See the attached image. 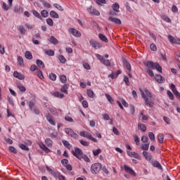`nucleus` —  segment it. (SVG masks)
Here are the masks:
<instances>
[{"instance_id": "f257e3e1", "label": "nucleus", "mask_w": 180, "mask_h": 180, "mask_svg": "<svg viewBox=\"0 0 180 180\" xmlns=\"http://www.w3.org/2000/svg\"><path fill=\"white\" fill-rule=\"evenodd\" d=\"M140 92L142 98L145 101V105L149 108H153V106H154V101L152 100L153 94H151V92H150L147 89H145L144 91L140 89Z\"/></svg>"}, {"instance_id": "f03ea898", "label": "nucleus", "mask_w": 180, "mask_h": 180, "mask_svg": "<svg viewBox=\"0 0 180 180\" xmlns=\"http://www.w3.org/2000/svg\"><path fill=\"white\" fill-rule=\"evenodd\" d=\"M101 169H102V164L101 163H94L91 167L92 174H99Z\"/></svg>"}, {"instance_id": "7ed1b4c3", "label": "nucleus", "mask_w": 180, "mask_h": 180, "mask_svg": "<svg viewBox=\"0 0 180 180\" xmlns=\"http://www.w3.org/2000/svg\"><path fill=\"white\" fill-rule=\"evenodd\" d=\"M72 154L74 157H76L78 160H82V155H84V152L79 148H75V151H72Z\"/></svg>"}, {"instance_id": "20e7f679", "label": "nucleus", "mask_w": 180, "mask_h": 180, "mask_svg": "<svg viewBox=\"0 0 180 180\" xmlns=\"http://www.w3.org/2000/svg\"><path fill=\"white\" fill-rule=\"evenodd\" d=\"M79 136L82 137H85L86 139H89V140H91L94 143H98V139L94 138L91 134H88V132L85 131H82L79 132Z\"/></svg>"}, {"instance_id": "39448f33", "label": "nucleus", "mask_w": 180, "mask_h": 180, "mask_svg": "<svg viewBox=\"0 0 180 180\" xmlns=\"http://www.w3.org/2000/svg\"><path fill=\"white\" fill-rule=\"evenodd\" d=\"M65 131L66 134H68V136H70V137H72V139H78V137H79V136H78L77 133H75L74 130H72V129L65 128Z\"/></svg>"}, {"instance_id": "423d86ee", "label": "nucleus", "mask_w": 180, "mask_h": 180, "mask_svg": "<svg viewBox=\"0 0 180 180\" xmlns=\"http://www.w3.org/2000/svg\"><path fill=\"white\" fill-rule=\"evenodd\" d=\"M89 44L90 46H91V47H93V49H102V44L94 40V39H91L89 41Z\"/></svg>"}, {"instance_id": "0eeeda50", "label": "nucleus", "mask_w": 180, "mask_h": 180, "mask_svg": "<svg viewBox=\"0 0 180 180\" xmlns=\"http://www.w3.org/2000/svg\"><path fill=\"white\" fill-rule=\"evenodd\" d=\"M87 11L90 15H93V16H99V15H101V13H99L98 10L94 8L92 6L87 8Z\"/></svg>"}, {"instance_id": "6e6552de", "label": "nucleus", "mask_w": 180, "mask_h": 180, "mask_svg": "<svg viewBox=\"0 0 180 180\" xmlns=\"http://www.w3.org/2000/svg\"><path fill=\"white\" fill-rule=\"evenodd\" d=\"M158 63H154L151 60H148L146 63H144V65L148 67V68H152V70H155L157 68V64Z\"/></svg>"}, {"instance_id": "1a4fd4ad", "label": "nucleus", "mask_w": 180, "mask_h": 180, "mask_svg": "<svg viewBox=\"0 0 180 180\" xmlns=\"http://www.w3.org/2000/svg\"><path fill=\"white\" fill-rule=\"evenodd\" d=\"M69 32H70L75 37H81V32L75 28H70Z\"/></svg>"}, {"instance_id": "9d476101", "label": "nucleus", "mask_w": 180, "mask_h": 180, "mask_svg": "<svg viewBox=\"0 0 180 180\" xmlns=\"http://www.w3.org/2000/svg\"><path fill=\"white\" fill-rule=\"evenodd\" d=\"M124 168L126 171V172H128V174H130L132 176H136V172H134V170L131 169L130 167H129L127 165H124Z\"/></svg>"}, {"instance_id": "9b49d317", "label": "nucleus", "mask_w": 180, "mask_h": 180, "mask_svg": "<svg viewBox=\"0 0 180 180\" xmlns=\"http://www.w3.org/2000/svg\"><path fill=\"white\" fill-rule=\"evenodd\" d=\"M46 120L50 123V124H52V126H56V120H54L53 115H51L50 113L46 115Z\"/></svg>"}, {"instance_id": "f8f14e48", "label": "nucleus", "mask_w": 180, "mask_h": 180, "mask_svg": "<svg viewBox=\"0 0 180 180\" xmlns=\"http://www.w3.org/2000/svg\"><path fill=\"white\" fill-rule=\"evenodd\" d=\"M155 79L159 84H164V82H165V78H164V77H162L161 75H156L155 76Z\"/></svg>"}, {"instance_id": "ddd939ff", "label": "nucleus", "mask_w": 180, "mask_h": 180, "mask_svg": "<svg viewBox=\"0 0 180 180\" xmlns=\"http://www.w3.org/2000/svg\"><path fill=\"white\" fill-rule=\"evenodd\" d=\"M109 22H112V23H115V25H122V20L120 19L110 16L108 18Z\"/></svg>"}, {"instance_id": "4468645a", "label": "nucleus", "mask_w": 180, "mask_h": 180, "mask_svg": "<svg viewBox=\"0 0 180 180\" xmlns=\"http://www.w3.org/2000/svg\"><path fill=\"white\" fill-rule=\"evenodd\" d=\"M127 155L129 157H133L134 158H136V160H141V156H139V153L136 152L127 151Z\"/></svg>"}, {"instance_id": "2eb2a0df", "label": "nucleus", "mask_w": 180, "mask_h": 180, "mask_svg": "<svg viewBox=\"0 0 180 180\" xmlns=\"http://www.w3.org/2000/svg\"><path fill=\"white\" fill-rule=\"evenodd\" d=\"M122 61L127 70H128V71H131V65H130V63H129V61H127L125 58H122Z\"/></svg>"}, {"instance_id": "dca6fc26", "label": "nucleus", "mask_w": 180, "mask_h": 180, "mask_svg": "<svg viewBox=\"0 0 180 180\" xmlns=\"http://www.w3.org/2000/svg\"><path fill=\"white\" fill-rule=\"evenodd\" d=\"M13 77H15V78H18V79H23L25 78V75H23L22 74L18 72V71H15L13 74Z\"/></svg>"}, {"instance_id": "f3484780", "label": "nucleus", "mask_w": 180, "mask_h": 180, "mask_svg": "<svg viewBox=\"0 0 180 180\" xmlns=\"http://www.w3.org/2000/svg\"><path fill=\"white\" fill-rule=\"evenodd\" d=\"M49 41L51 43V44H54L55 46L58 44V39H56L54 36H51L49 38Z\"/></svg>"}, {"instance_id": "a211bd4d", "label": "nucleus", "mask_w": 180, "mask_h": 180, "mask_svg": "<svg viewBox=\"0 0 180 180\" xmlns=\"http://www.w3.org/2000/svg\"><path fill=\"white\" fill-rule=\"evenodd\" d=\"M70 85L68 84H65L60 89V92H63V94H65L66 95H68V88Z\"/></svg>"}, {"instance_id": "6ab92c4d", "label": "nucleus", "mask_w": 180, "mask_h": 180, "mask_svg": "<svg viewBox=\"0 0 180 180\" xmlns=\"http://www.w3.org/2000/svg\"><path fill=\"white\" fill-rule=\"evenodd\" d=\"M143 157H145L147 161H151V159L153 158V156H151V154L146 151L143 152Z\"/></svg>"}, {"instance_id": "aec40b11", "label": "nucleus", "mask_w": 180, "mask_h": 180, "mask_svg": "<svg viewBox=\"0 0 180 180\" xmlns=\"http://www.w3.org/2000/svg\"><path fill=\"white\" fill-rule=\"evenodd\" d=\"M49 15H50L51 18H53V19H58V18H59L58 13H57V12H56L54 11H50Z\"/></svg>"}, {"instance_id": "412c9836", "label": "nucleus", "mask_w": 180, "mask_h": 180, "mask_svg": "<svg viewBox=\"0 0 180 180\" xmlns=\"http://www.w3.org/2000/svg\"><path fill=\"white\" fill-rule=\"evenodd\" d=\"M98 37H99L100 40H101V41H104V43H108V38L104 34H99Z\"/></svg>"}, {"instance_id": "4be33fe9", "label": "nucleus", "mask_w": 180, "mask_h": 180, "mask_svg": "<svg viewBox=\"0 0 180 180\" xmlns=\"http://www.w3.org/2000/svg\"><path fill=\"white\" fill-rule=\"evenodd\" d=\"M112 11H115V12L119 13V8H120V6H119V4L117 3H115L114 4H112Z\"/></svg>"}, {"instance_id": "5701e85b", "label": "nucleus", "mask_w": 180, "mask_h": 180, "mask_svg": "<svg viewBox=\"0 0 180 180\" xmlns=\"http://www.w3.org/2000/svg\"><path fill=\"white\" fill-rule=\"evenodd\" d=\"M25 57L27 60H32V58H33V56L32 55V52H30L29 51H25Z\"/></svg>"}, {"instance_id": "b1692460", "label": "nucleus", "mask_w": 180, "mask_h": 180, "mask_svg": "<svg viewBox=\"0 0 180 180\" xmlns=\"http://www.w3.org/2000/svg\"><path fill=\"white\" fill-rule=\"evenodd\" d=\"M39 147L40 148H41V150H44V151H45L46 153H50V149H49V148H47V146L44 145V143H40Z\"/></svg>"}, {"instance_id": "393cba45", "label": "nucleus", "mask_w": 180, "mask_h": 180, "mask_svg": "<svg viewBox=\"0 0 180 180\" xmlns=\"http://www.w3.org/2000/svg\"><path fill=\"white\" fill-rule=\"evenodd\" d=\"M40 2H41V4H43L44 8H46L47 9L51 8V4H50V3H49L44 0H40Z\"/></svg>"}, {"instance_id": "a878e982", "label": "nucleus", "mask_w": 180, "mask_h": 180, "mask_svg": "<svg viewBox=\"0 0 180 180\" xmlns=\"http://www.w3.org/2000/svg\"><path fill=\"white\" fill-rule=\"evenodd\" d=\"M36 63H37V65H38L41 68H45L44 63L41 60L37 59L36 60Z\"/></svg>"}, {"instance_id": "bb28decb", "label": "nucleus", "mask_w": 180, "mask_h": 180, "mask_svg": "<svg viewBox=\"0 0 180 180\" xmlns=\"http://www.w3.org/2000/svg\"><path fill=\"white\" fill-rule=\"evenodd\" d=\"M87 95H88L89 98H91L92 99H94V98H95V93L94 92V91H92L91 89L87 90Z\"/></svg>"}, {"instance_id": "cd10ccee", "label": "nucleus", "mask_w": 180, "mask_h": 180, "mask_svg": "<svg viewBox=\"0 0 180 180\" xmlns=\"http://www.w3.org/2000/svg\"><path fill=\"white\" fill-rule=\"evenodd\" d=\"M45 144L48 147H53V141H51L49 138H47L45 139Z\"/></svg>"}, {"instance_id": "c85d7f7f", "label": "nucleus", "mask_w": 180, "mask_h": 180, "mask_svg": "<svg viewBox=\"0 0 180 180\" xmlns=\"http://www.w3.org/2000/svg\"><path fill=\"white\" fill-rule=\"evenodd\" d=\"M161 19H162V20H165V22H167V23H171V18H169V17H168L167 15H161Z\"/></svg>"}, {"instance_id": "c756f323", "label": "nucleus", "mask_w": 180, "mask_h": 180, "mask_svg": "<svg viewBox=\"0 0 180 180\" xmlns=\"http://www.w3.org/2000/svg\"><path fill=\"white\" fill-rule=\"evenodd\" d=\"M18 30H19L21 34H25L26 33V29H25V27H23V25H20L18 27Z\"/></svg>"}, {"instance_id": "7c9ffc66", "label": "nucleus", "mask_w": 180, "mask_h": 180, "mask_svg": "<svg viewBox=\"0 0 180 180\" xmlns=\"http://www.w3.org/2000/svg\"><path fill=\"white\" fill-rule=\"evenodd\" d=\"M53 95L56 98H60V99H63V98H64V94H61L60 92H53Z\"/></svg>"}, {"instance_id": "2f4dec72", "label": "nucleus", "mask_w": 180, "mask_h": 180, "mask_svg": "<svg viewBox=\"0 0 180 180\" xmlns=\"http://www.w3.org/2000/svg\"><path fill=\"white\" fill-rule=\"evenodd\" d=\"M153 167H155L156 168H159V169H162V166H161V164L158 161H154L153 162Z\"/></svg>"}, {"instance_id": "473e14b6", "label": "nucleus", "mask_w": 180, "mask_h": 180, "mask_svg": "<svg viewBox=\"0 0 180 180\" xmlns=\"http://www.w3.org/2000/svg\"><path fill=\"white\" fill-rule=\"evenodd\" d=\"M63 146H65V147H66V148H68V150L71 149L72 146L70 143V142H68V141L63 140Z\"/></svg>"}, {"instance_id": "72a5a7b5", "label": "nucleus", "mask_w": 180, "mask_h": 180, "mask_svg": "<svg viewBox=\"0 0 180 180\" xmlns=\"http://www.w3.org/2000/svg\"><path fill=\"white\" fill-rule=\"evenodd\" d=\"M32 13H33L34 16H35V18H38V19H40L41 20H42L41 15H40V13L39 12H37L35 10H33Z\"/></svg>"}, {"instance_id": "f704fd0d", "label": "nucleus", "mask_w": 180, "mask_h": 180, "mask_svg": "<svg viewBox=\"0 0 180 180\" xmlns=\"http://www.w3.org/2000/svg\"><path fill=\"white\" fill-rule=\"evenodd\" d=\"M139 129H141V131L144 133V131H146L147 127H146V124H139L138 125Z\"/></svg>"}, {"instance_id": "c9c22d12", "label": "nucleus", "mask_w": 180, "mask_h": 180, "mask_svg": "<svg viewBox=\"0 0 180 180\" xmlns=\"http://www.w3.org/2000/svg\"><path fill=\"white\" fill-rule=\"evenodd\" d=\"M18 63L19 65H20V67H23V65H25V63L23 62V58H22L21 56L18 57Z\"/></svg>"}, {"instance_id": "e433bc0d", "label": "nucleus", "mask_w": 180, "mask_h": 180, "mask_svg": "<svg viewBox=\"0 0 180 180\" xmlns=\"http://www.w3.org/2000/svg\"><path fill=\"white\" fill-rule=\"evenodd\" d=\"M101 153H102V150L101 148H98L96 150H93V155H94V157H96L99 155Z\"/></svg>"}, {"instance_id": "4c0bfd02", "label": "nucleus", "mask_w": 180, "mask_h": 180, "mask_svg": "<svg viewBox=\"0 0 180 180\" xmlns=\"http://www.w3.org/2000/svg\"><path fill=\"white\" fill-rule=\"evenodd\" d=\"M17 86L18 89H20V92H26V87H25V86H22L20 84H18Z\"/></svg>"}, {"instance_id": "58836bf2", "label": "nucleus", "mask_w": 180, "mask_h": 180, "mask_svg": "<svg viewBox=\"0 0 180 180\" xmlns=\"http://www.w3.org/2000/svg\"><path fill=\"white\" fill-rule=\"evenodd\" d=\"M167 94L170 101H174L175 99V97L174 96V94H172V92H171V91L168 90Z\"/></svg>"}, {"instance_id": "ea45409f", "label": "nucleus", "mask_w": 180, "mask_h": 180, "mask_svg": "<svg viewBox=\"0 0 180 180\" xmlns=\"http://www.w3.org/2000/svg\"><path fill=\"white\" fill-rule=\"evenodd\" d=\"M148 147H150V143H145L141 146V150L143 151H147L148 150Z\"/></svg>"}, {"instance_id": "a19ab883", "label": "nucleus", "mask_w": 180, "mask_h": 180, "mask_svg": "<svg viewBox=\"0 0 180 180\" xmlns=\"http://www.w3.org/2000/svg\"><path fill=\"white\" fill-rule=\"evenodd\" d=\"M45 54H46L47 56H49L51 57H53V56H54V51H53L51 49L45 51Z\"/></svg>"}, {"instance_id": "79ce46f5", "label": "nucleus", "mask_w": 180, "mask_h": 180, "mask_svg": "<svg viewBox=\"0 0 180 180\" xmlns=\"http://www.w3.org/2000/svg\"><path fill=\"white\" fill-rule=\"evenodd\" d=\"M41 15L42 18H47V16H49V11H47L46 10H42L41 11Z\"/></svg>"}, {"instance_id": "37998d69", "label": "nucleus", "mask_w": 180, "mask_h": 180, "mask_svg": "<svg viewBox=\"0 0 180 180\" xmlns=\"http://www.w3.org/2000/svg\"><path fill=\"white\" fill-rule=\"evenodd\" d=\"M168 39L170 41V43H172V44H175L176 39L174 37H172V35H169Z\"/></svg>"}, {"instance_id": "c03bdc74", "label": "nucleus", "mask_w": 180, "mask_h": 180, "mask_svg": "<svg viewBox=\"0 0 180 180\" xmlns=\"http://www.w3.org/2000/svg\"><path fill=\"white\" fill-rule=\"evenodd\" d=\"M20 148H21V150H24L25 151H29V147H27L26 145L25 144H20L19 145Z\"/></svg>"}, {"instance_id": "a18cd8bd", "label": "nucleus", "mask_w": 180, "mask_h": 180, "mask_svg": "<svg viewBox=\"0 0 180 180\" xmlns=\"http://www.w3.org/2000/svg\"><path fill=\"white\" fill-rule=\"evenodd\" d=\"M58 60L60 61V63H62L63 64H65V62L67 61V60L65 59V58L64 57V56L60 55L58 56Z\"/></svg>"}, {"instance_id": "49530a36", "label": "nucleus", "mask_w": 180, "mask_h": 180, "mask_svg": "<svg viewBox=\"0 0 180 180\" xmlns=\"http://www.w3.org/2000/svg\"><path fill=\"white\" fill-rule=\"evenodd\" d=\"M79 143H80V144H82V146H84V147L89 146V142H88L86 141L80 140Z\"/></svg>"}, {"instance_id": "de8ad7c7", "label": "nucleus", "mask_w": 180, "mask_h": 180, "mask_svg": "<svg viewBox=\"0 0 180 180\" xmlns=\"http://www.w3.org/2000/svg\"><path fill=\"white\" fill-rule=\"evenodd\" d=\"M60 80L63 84H65L67 82V77L65 75H61L60 76Z\"/></svg>"}, {"instance_id": "09e8293b", "label": "nucleus", "mask_w": 180, "mask_h": 180, "mask_svg": "<svg viewBox=\"0 0 180 180\" xmlns=\"http://www.w3.org/2000/svg\"><path fill=\"white\" fill-rule=\"evenodd\" d=\"M158 140L160 143H162L164 142V135L161 134L158 135Z\"/></svg>"}, {"instance_id": "8fccbe9b", "label": "nucleus", "mask_w": 180, "mask_h": 180, "mask_svg": "<svg viewBox=\"0 0 180 180\" xmlns=\"http://www.w3.org/2000/svg\"><path fill=\"white\" fill-rule=\"evenodd\" d=\"M29 108L30 110H33L34 108H36V105H34V102L33 101H30L29 102Z\"/></svg>"}, {"instance_id": "3c124183", "label": "nucleus", "mask_w": 180, "mask_h": 180, "mask_svg": "<svg viewBox=\"0 0 180 180\" xmlns=\"http://www.w3.org/2000/svg\"><path fill=\"white\" fill-rule=\"evenodd\" d=\"M9 151H11V153H13V154H18V150H16V148H15V147L13 146H9Z\"/></svg>"}, {"instance_id": "603ef678", "label": "nucleus", "mask_w": 180, "mask_h": 180, "mask_svg": "<svg viewBox=\"0 0 180 180\" xmlns=\"http://www.w3.org/2000/svg\"><path fill=\"white\" fill-rule=\"evenodd\" d=\"M97 5H105L106 4V0H96Z\"/></svg>"}, {"instance_id": "864d4df0", "label": "nucleus", "mask_w": 180, "mask_h": 180, "mask_svg": "<svg viewBox=\"0 0 180 180\" xmlns=\"http://www.w3.org/2000/svg\"><path fill=\"white\" fill-rule=\"evenodd\" d=\"M49 79H51V81H56V79H57V75L54 73H51L49 75Z\"/></svg>"}, {"instance_id": "5fc2aeb1", "label": "nucleus", "mask_w": 180, "mask_h": 180, "mask_svg": "<svg viewBox=\"0 0 180 180\" xmlns=\"http://www.w3.org/2000/svg\"><path fill=\"white\" fill-rule=\"evenodd\" d=\"M46 23L49 26H53L54 25V22H53V19H51V18H47L46 19Z\"/></svg>"}, {"instance_id": "6e6d98bb", "label": "nucleus", "mask_w": 180, "mask_h": 180, "mask_svg": "<svg viewBox=\"0 0 180 180\" xmlns=\"http://www.w3.org/2000/svg\"><path fill=\"white\" fill-rule=\"evenodd\" d=\"M53 6H55L56 8V9H58V11H64V8H63V6H61L60 5L58 4H54Z\"/></svg>"}, {"instance_id": "4d7b16f0", "label": "nucleus", "mask_w": 180, "mask_h": 180, "mask_svg": "<svg viewBox=\"0 0 180 180\" xmlns=\"http://www.w3.org/2000/svg\"><path fill=\"white\" fill-rule=\"evenodd\" d=\"M155 70H157L158 72H162V68L161 67V65H160V63L156 64V68H155Z\"/></svg>"}, {"instance_id": "13d9d810", "label": "nucleus", "mask_w": 180, "mask_h": 180, "mask_svg": "<svg viewBox=\"0 0 180 180\" xmlns=\"http://www.w3.org/2000/svg\"><path fill=\"white\" fill-rule=\"evenodd\" d=\"M146 72H148V75H150L151 77H154V72L151 70L150 68H148L146 70Z\"/></svg>"}, {"instance_id": "bf43d9fd", "label": "nucleus", "mask_w": 180, "mask_h": 180, "mask_svg": "<svg viewBox=\"0 0 180 180\" xmlns=\"http://www.w3.org/2000/svg\"><path fill=\"white\" fill-rule=\"evenodd\" d=\"M102 63H103L104 65H106L107 67H110V61L109 60L104 59Z\"/></svg>"}, {"instance_id": "052dcab7", "label": "nucleus", "mask_w": 180, "mask_h": 180, "mask_svg": "<svg viewBox=\"0 0 180 180\" xmlns=\"http://www.w3.org/2000/svg\"><path fill=\"white\" fill-rule=\"evenodd\" d=\"M105 97L108 99V102H110V103L113 102V98L108 94H105Z\"/></svg>"}, {"instance_id": "680f3d73", "label": "nucleus", "mask_w": 180, "mask_h": 180, "mask_svg": "<svg viewBox=\"0 0 180 180\" xmlns=\"http://www.w3.org/2000/svg\"><path fill=\"white\" fill-rule=\"evenodd\" d=\"M171 89H172L173 94H175L176 92L178 91V90H176V86L174 84H171Z\"/></svg>"}, {"instance_id": "e2e57ef3", "label": "nucleus", "mask_w": 180, "mask_h": 180, "mask_svg": "<svg viewBox=\"0 0 180 180\" xmlns=\"http://www.w3.org/2000/svg\"><path fill=\"white\" fill-rule=\"evenodd\" d=\"M150 49L152 51H157V46H155V44H151Z\"/></svg>"}, {"instance_id": "0e129e2a", "label": "nucleus", "mask_w": 180, "mask_h": 180, "mask_svg": "<svg viewBox=\"0 0 180 180\" xmlns=\"http://www.w3.org/2000/svg\"><path fill=\"white\" fill-rule=\"evenodd\" d=\"M148 136H149V139H150V140H153V141L155 140V136H154V133H153V132H149V133H148Z\"/></svg>"}, {"instance_id": "69168bd1", "label": "nucleus", "mask_w": 180, "mask_h": 180, "mask_svg": "<svg viewBox=\"0 0 180 180\" xmlns=\"http://www.w3.org/2000/svg\"><path fill=\"white\" fill-rule=\"evenodd\" d=\"M4 140L6 141V143H7V144H13V141H12V139H9V138H4Z\"/></svg>"}, {"instance_id": "338daca9", "label": "nucleus", "mask_w": 180, "mask_h": 180, "mask_svg": "<svg viewBox=\"0 0 180 180\" xmlns=\"http://www.w3.org/2000/svg\"><path fill=\"white\" fill-rule=\"evenodd\" d=\"M124 82L128 86L130 85V82L129 81V77H127V76L124 77Z\"/></svg>"}, {"instance_id": "774afa93", "label": "nucleus", "mask_w": 180, "mask_h": 180, "mask_svg": "<svg viewBox=\"0 0 180 180\" xmlns=\"http://www.w3.org/2000/svg\"><path fill=\"white\" fill-rule=\"evenodd\" d=\"M141 141L142 143H147L148 141V137L146 136H143L141 137Z\"/></svg>"}]
</instances>
